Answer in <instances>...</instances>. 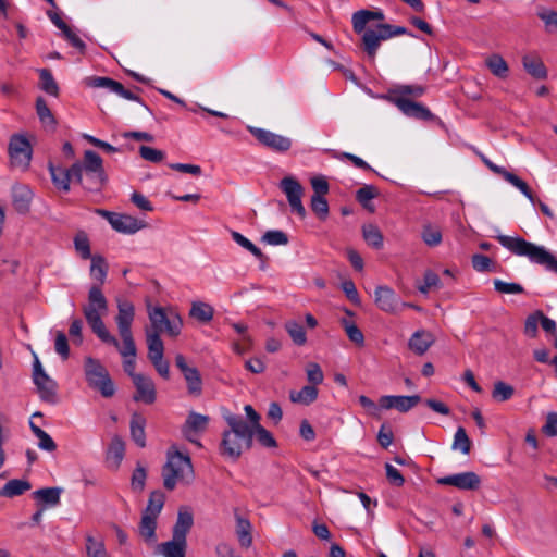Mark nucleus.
Wrapping results in <instances>:
<instances>
[{"label": "nucleus", "mask_w": 557, "mask_h": 557, "mask_svg": "<svg viewBox=\"0 0 557 557\" xmlns=\"http://www.w3.org/2000/svg\"><path fill=\"white\" fill-rule=\"evenodd\" d=\"M32 198L33 193L28 186L20 184L12 187L13 206L18 213L25 214L29 211Z\"/></svg>", "instance_id": "27"}, {"label": "nucleus", "mask_w": 557, "mask_h": 557, "mask_svg": "<svg viewBox=\"0 0 557 557\" xmlns=\"http://www.w3.org/2000/svg\"><path fill=\"white\" fill-rule=\"evenodd\" d=\"M310 207L319 220L325 221L327 219L330 209L325 197L312 195L310 199Z\"/></svg>", "instance_id": "50"}, {"label": "nucleus", "mask_w": 557, "mask_h": 557, "mask_svg": "<svg viewBox=\"0 0 557 557\" xmlns=\"http://www.w3.org/2000/svg\"><path fill=\"white\" fill-rule=\"evenodd\" d=\"M362 235L366 243L375 248L381 249L383 247V234L376 225L367 224L362 227Z\"/></svg>", "instance_id": "44"}, {"label": "nucleus", "mask_w": 557, "mask_h": 557, "mask_svg": "<svg viewBox=\"0 0 557 557\" xmlns=\"http://www.w3.org/2000/svg\"><path fill=\"white\" fill-rule=\"evenodd\" d=\"M421 400L419 395L411 396H394V395H385L380 397V407L388 410V409H397L400 412H407L412 409L416 405H418Z\"/></svg>", "instance_id": "21"}, {"label": "nucleus", "mask_w": 557, "mask_h": 557, "mask_svg": "<svg viewBox=\"0 0 557 557\" xmlns=\"http://www.w3.org/2000/svg\"><path fill=\"white\" fill-rule=\"evenodd\" d=\"M494 288L496 292L500 294H509V295H517V294H523L524 287L519 283H508L505 281H502L499 278H495L493 281Z\"/></svg>", "instance_id": "59"}, {"label": "nucleus", "mask_w": 557, "mask_h": 557, "mask_svg": "<svg viewBox=\"0 0 557 557\" xmlns=\"http://www.w3.org/2000/svg\"><path fill=\"white\" fill-rule=\"evenodd\" d=\"M51 178L57 188L63 191L70 190V183L74 180H82V166L79 162L74 163L70 169L49 166Z\"/></svg>", "instance_id": "18"}, {"label": "nucleus", "mask_w": 557, "mask_h": 557, "mask_svg": "<svg viewBox=\"0 0 557 557\" xmlns=\"http://www.w3.org/2000/svg\"><path fill=\"white\" fill-rule=\"evenodd\" d=\"M435 343L434 335L425 330L416 331L408 342V347L418 356H423Z\"/></svg>", "instance_id": "26"}, {"label": "nucleus", "mask_w": 557, "mask_h": 557, "mask_svg": "<svg viewBox=\"0 0 557 557\" xmlns=\"http://www.w3.org/2000/svg\"><path fill=\"white\" fill-rule=\"evenodd\" d=\"M34 383L37 386L41 400L52 405L58 403L57 383L48 374L42 379H37Z\"/></svg>", "instance_id": "29"}, {"label": "nucleus", "mask_w": 557, "mask_h": 557, "mask_svg": "<svg viewBox=\"0 0 557 557\" xmlns=\"http://www.w3.org/2000/svg\"><path fill=\"white\" fill-rule=\"evenodd\" d=\"M236 535L242 547L248 548L252 544V527L248 519L236 515Z\"/></svg>", "instance_id": "35"}, {"label": "nucleus", "mask_w": 557, "mask_h": 557, "mask_svg": "<svg viewBox=\"0 0 557 557\" xmlns=\"http://www.w3.org/2000/svg\"><path fill=\"white\" fill-rule=\"evenodd\" d=\"M342 324L348 338L358 346H363L364 336L361 330L354 323L347 320H343Z\"/></svg>", "instance_id": "60"}, {"label": "nucleus", "mask_w": 557, "mask_h": 557, "mask_svg": "<svg viewBox=\"0 0 557 557\" xmlns=\"http://www.w3.org/2000/svg\"><path fill=\"white\" fill-rule=\"evenodd\" d=\"M84 372L89 387L98 391L102 397L110 398L115 394V385L108 370L98 359L86 357Z\"/></svg>", "instance_id": "4"}, {"label": "nucleus", "mask_w": 557, "mask_h": 557, "mask_svg": "<svg viewBox=\"0 0 557 557\" xmlns=\"http://www.w3.org/2000/svg\"><path fill=\"white\" fill-rule=\"evenodd\" d=\"M157 519L158 518L151 516L141 515L138 532L144 541L148 544H154L157 542Z\"/></svg>", "instance_id": "37"}, {"label": "nucleus", "mask_w": 557, "mask_h": 557, "mask_svg": "<svg viewBox=\"0 0 557 557\" xmlns=\"http://www.w3.org/2000/svg\"><path fill=\"white\" fill-rule=\"evenodd\" d=\"M194 523L193 515L187 510H180L177 520L173 527V537L186 541V535Z\"/></svg>", "instance_id": "32"}, {"label": "nucleus", "mask_w": 557, "mask_h": 557, "mask_svg": "<svg viewBox=\"0 0 557 557\" xmlns=\"http://www.w3.org/2000/svg\"><path fill=\"white\" fill-rule=\"evenodd\" d=\"M209 421V416L190 411L181 429L183 436L188 442L201 447V443L198 441V437L207 430Z\"/></svg>", "instance_id": "13"}, {"label": "nucleus", "mask_w": 557, "mask_h": 557, "mask_svg": "<svg viewBox=\"0 0 557 557\" xmlns=\"http://www.w3.org/2000/svg\"><path fill=\"white\" fill-rule=\"evenodd\" d=\"M539 17L545 23L547 32H557V11L544 10L539 12Z\"/></svg>", "instance_id": "64"}, {"label": "nucleus", "mask_w": 557, "mask_h": 557, "mask_svg": "<svg viewBox=\"0 0 557 557\" xmlns=\"http://www.w3.org/2000/svg\"><path fill=\"white\" fill-rule=\"evenodd\" d=\"M74 247L82 259H91L94 257L90 251L89 238L84 231H79L75 235Z\"/></svg>", "instance_id": "49"}, {"label": "nucleus", "mask_w": 557, "mask_h": 557, "mask_svg": "<svg viewBox=\"0 0 557 557\" xmlns=\"http://www.w3.org/2000/svg\"><path fill=\"white\" fill-rule=\"evenodd\" d=\"M285 330L290 336L293 343L297 346H302L307 343V335L304 326L295 320H289L285 323Z\"/></svg>", "instance_id": "45"}, {"label": "nucleus", "mask_w": 557, "mask_h": 557, "mask_svg": "<svg viewBox=\"0 0 557 557\" xmlns=\"http://www.w3.org/2000/svg\"><path fill=\"white\" fill-rule=\"evenodd\" d=\"M403 114L408 117L421 120V121H431L434 119V114L420 102H416L411 99H396V103H394Z\"/></svg>", "instance_id": "20"}, {"label": "nucleus", "mask_w": 557, "mask_h": 557, "mask_svg": "<svg viewBox=\"0 0 557 557\" xmlns=\"http://www.w3.org/2000/svg\"><path fill=\"white\" fill-rule=\"evenodd\" d=\"M135 317L134 305L128 300H117V315L115 322L117 325L119 334L122 343L125 344V349L131 350L134 348V338L132 334V323Z\"/></svg>", "instance_id": "10"}, {"label": "nucleus", "mask_w": 557, "mask_h": 557, "mask_svg": "<svg viewBox=\"0 0 557 557\" xmlns=\"http://www.w3.org/2000/svg\"><path fill=\"white\" fill-rule=\"evenodd\" d=\"M424 92L425 87L421 85H398L395 88L389 89L383 98L391 103H396L397 98L413 100L414 98L421 97Z\"/></svg>", "instance_id": "23"}, {"label": "nucleus", "mask_w": 557, "mask_h": 557, "mask_svg": "<svg viewBox=\"0 0 557 557\" xmlns=\"http://www.w3.org/2000/svg\"><path fill=\"white\" fill-rule=\"evenodd\" d=\"M400 35L412 36V34L404 26L379 24L375 29L368 28L361 38L364 51L370 58H374L382 40Z\"/></svg>", "instance_id": "7"}, {"label": "nucleus", "mask_w": 557, "mask_h": 557, "mask_svg": "<svg viewBox=\"0 0 557 557\" xmlns=\"http://www.w3.org/2000/svg\"><path fill=\"white\" fill-rule=\"evenodd\" d=\"M262 240L268 245L281 246L288 244V236L283 231L271 230L263 234Z\"/></svg>", "instance_id": "62"}, {"label": "nucleus", "mask_w": 557, "mask_h": 557, "mask_svg": "<svg viewBox=\"0 0 557 557\" xmlns=\"http://www.w3.org/2000/svg\"><path fill=\"white\" fill-rule=\"evenodd\" d=\"M175 366L182 372L188 394L198 397L202 394V379L197 368L190 367L182 354L175 356Z\"/></svg>", "instance_id": "15"}, {"label": "nucleus", "mask_w": 557, "mask_h": 557, "mask_svg": "<svg viewBox=\"0 0 557 557\" xmlns=\"http://www.w3.org/2000/svg\"><path fill=\"white\" fill-rule=\"evenodd\" d=\"M522 66L524 71L535 79H546L548 76L547 67L541 57L536 53H528L522 57Z\"/></svg>", "instance_id": "24"}, {"label": "nucleus", "mask_w": 557, "mask_h": 557, "mask_svg": "<svg viewBox=\"0 0 557 557\" xmlns=\"http://www.w3.org/2000/svg\"><path fill=\"white\" fill-rule=\"evenodd\" d=\"M379 191L373 185H364L356 193L357 201L366 209H372L370 201L377 197Z\"/></svg>", "instance_id": "54"}, {"label": "nucleus", "mask_w": 557, "mask_h": 557, "mask_svg": "<svg viewBox=\"0 0 557 557\" xmlns=\"http://www.w3.org/2000/svg\"><path fill=\"white\" fill-rule=\"evenodd\" d=\"M441 485L454 486L461 491H476L481 486V478L473 471L456 473L437 480Z\"/></svg>", "instance_id": "16"}, {"label": "nucleus", "mask_w": 557, "mask_h": 557, "mask_svg": "<svg viewBox=\"0 0 557 557\" xmlns=\"http://www.w3.org/2000/svg\"><path fill=\"white\" fill-rule=\"evenodd\" d=\"M82 166V180H77L86 190L99 191L107 181L101 157L92 150H86Z\"/></svg>", "instance_id": "5"}, {"label": "nucleus", "mask_w": 557, "mask_h": 557, "mask_svg": "<svg viewBox=\"0 0 557 557\" xmlns=\"http://www.w3.org/2000/svg\"><path fill=\"white\" fill-rule=\"evenodd\" d=\"M96 213L106 219L117 233L131 235L147 227V223L144 220L129 214L111 212L104 209H97Z\"/></svg>", "instance_id": "8"}, {"label": "nucleus", "mask_w": 557, "mask_h": 557, "mask_svg": "<svg viewBox=\"0 0 557 557\" xmlns=\"http://www.w3.org/2000/svg\"><path fill=\"white\" fill-rule=\"evenodd\" d=\"M90 261V276L92 280L97 281L96 285H99L101 288V285L106 282L109 265L106 259L100 255H94Z\"/></svg>", "instance_id": "33"}, {"label": "nucleus", "mask_w": 557, "mask_h": 557, "mask_svg": "<svg viewBox=\"0 0 557 557\" xmlns=\"http://www.w3.org/2000/svg\"><path fill=\"white\" fill-rule=\"evenodd\" d=\"M471 441L467 435L466 430L462 426H459L454 435V441L451 448L454 450H460L462 454L468 455L471 450Z\"/></svg>", "instance_id": "48"}, {"label": "nucleus", "mask_w": 557, "mask_h": 557, "mask_svg": "<svg viewBox=\"0 0 557 557\" xmlns=\"http://www.w3.org/2000/svg\"><path fill=\"white\" fill-rule=\"evenodd\" d=\"M148 317L151 323L149 333H157L159 336L161 333H168L172 337H176L181 333L183 321L173 309L162 307L149 308Z\"/></svg>", "instance_id": "6"}, {"label": "nucleus", "mask_w": 557, "mask_h": 557, "mask_svg": "<svg viewBox=\"0 0 557 557\" xmlns=\"http://www.w3.org/2000/svg\"><path fill=\"white\" fill-rule=\"evenodd\" d=\"M421 238L430 247L438 246L442 243V232L440 227L426 224L421 232Z\"/></svg>", "instance_id": "51"}, {"label": "nucleus", "mask_w": 557, "mask_h": 557, "mask_svg": "<svg viewBox=\"0 0 557 557\" xmlns=\"http://www.w3.org/2000/svg\"><path fill=\"white\" fill-rule=\"evenodd\" d=\"M252 438L256 437L257 441L263 446L268 448H273L277 446V443L271 432L264 429L261 424L256 428H251Z\"/></svg>", "instance_id": "55"}, {"label": "nucleus", "mask_w": 557, "mask_h": 557, "mask_svg": "<svg viewBox=\"0 0 557 557\" xmlns=\"http://www.w3.org/2000/svg\"><path fill=\"white\" fill-rule=\"evenodd\" d=\"M9 156L13 168L26 170L32 160V146L27 138L13 135L9 143Z\"/></svg>", "instance_id": "11"}, {"label": "nucleus", "mask_w": 557, "mask_h": 557, "mask_svg": "<svg viewBox=\"0 0 557 557\" xmlns=\"http://www.w3.org/2000/svg\"><path fill=\"white\" fill-rule=\"evenodd\" d=\"M125 455V443L119 435H114L107 451V460L114 469H117Z\"/></svg>", "instance_id": "31"}, {"label": "nucleus", "mask_w": 557, "mask_h": 557, "mask_svg": "<svg viewBox=\"0 0 557 557\" xmlns=\"http://www.w3.org/2000/svg\"><path fill=\"white\" fill-rule=\"evenodd\" d=\"M146 419L141 414L135 412L132 414L131 422H129V431H131V437L135 442V444L144 448L146 447Z\"/></svg>", "instance_id": "30"}, {"label": "nucleus", "mask_w": 557, "mask_h": 557, "mask_svg": "<svg viewBox=\"0 0 557 557\" xmlns=\"http://www.w3.org/2000/svg\"><path fill=\"white\" fill-rule=\"evenodd\" d=\"M120 355L123 357V368L124 371L132 377L134 381L135 376H141L143 374L135 373V367H136V355L137 349L136 345L134 344V348H131V350L125 349V344L119 342V347H115Z\"/></svg>", "instance_id": "36"}, {"label": "nucleus", "mask_w": 557, "mask_h": 557, "mask_svg": "<svg viewBox=\"0 0 557 557\" xmlns=\"http://www.w3.org/2000/svg\"><path fill=\"white\" fill-rule=\"evenodd\" d=\"M504 180L518 188L532 203H535V197L523 180L511 172L506 173Z\"/></svg>", "instance_id": "56"}, {"label": "nucleus", "mask_w": 557, "mask_h": 557, "mask_svg": "<svg viewBox=\"0 0 557 557\" xmlns=\"http://www.w3.org/2000/svg\"><path fill=\"white\" fill-rule=\"evenodd\" d=\"M495 238L511 253L519 257H525L531 263L542 265L546 271L557 274V259L544 246L528 242L520 236L512 237L498 234Z\"/></svg>", "instance_id": "2"}, {"label": "nucleus", "mask_w": 557, "mask_h": 557, "mask_svg": "<svg viewBox=\"0 0 557 557\" xmlns=\"http://www.w3.org/2000/svg\"><path fill=\"white\" fill-rule=\"evenodd\" d=\"M385 15L382 10H359L352 14V28L356 34H364L367 24L370 21H383Z\"/></svg>", "instance_id": "25"}, {"label": "nucleus", "mask_w": 557, "mask_h": 557, "mask_svg": "<svg viewBox=\"0 0 557 557\" xmlns=\"http://www.w3.org/2000/svg\"><path fill=\"white\" fill-rule=\"evenodd\" d=\"M189 315L201 323H208L213 319L214 309L209 304L195 301L191 304Z\"/></svg>", "instance_id": "39"}, {"label": "nucleus", "mask_w": 557, "mask_h": 557, "mask_svg": "<svg viewBox=\"0 0 557 557\" xmlns=\"http://www.w3.org/2000/svg\"><path fill=\"white\" fill-rule=\"evenodd\" d=\"M486 65L490 71L499 78H505L508 75V64L499 54H493L486 60Z\"/></svg>", "instance_id": "47"}, {"label": "nucleus", "mask_w": 557, "mask_h": 557, "mask_svg": "<svg viewBox=\"0 0 557 557\" xmlns=\"http://www.w3.org/2000/svg\"><path fill=\"white\" fill-rule=\"evenodd\" d=\"M374 302L377 308L387 313H396L399 309V297L386 285H380L374 290Z\"/></svg>", "instance_id": "19"}, {"label": "nucleus", "mask_w": 557, "mask_h": 557, "mask_svg": "<svg viewBox=\"0 0 557 557\" xmlns=\"http://www.w3.org/2000/svg\"><path fill=\"white\" fill-rule=\"evenodd\" d=\"M280 187L282 191L286 195L292 211L297 213L299 218L305 219L307 212L301 202L304 188L300 185V183L293 176H285L281 181Z\"/></svg>", "instance_id": "12"}, {"label": "nucleus", "mask_w": 557, "mask_h": 557, "mask_svg": "<svg viewBox=\"0 0 557 557\" xmlns=\"http://www.w3.org/2000/svg\"><path fill=\"white\" fill-rule=\"evenodd\" d=\"M4 486L9 498L23 495L32 488L29 481L20 479L10 480L4 484Z\"/></svg>", "instance_id": "52"}, {"label": "nucleus", "mask_w": 557, "mask_h": 557, "mask_svg": "<svg viewBox=\"0 0 557 557\" xmlns=\"http://www.w3.org/2000/svg\"><path fill=\"white\" fill-rule=\"evenodd\" d=\"M85 83L89 87L106 88L109 91L114 92L124 99L143 103L138 96L133 94L131 90L125 89L120 82L114 81L110 77L90 76L85 79Z\"/></svg>", "instance_id": "17"}, {"label": "nucleus", "mask_w": 557, "mask_h": 557, "mask_svg": "<svg viewBox=\"0 0 557 557\" xmlns=\"http://www.w3.org/2000/svg\"><path fill=\"white\" fill-rule=\"evenodd\" d=\"M247 129L262 147L273 152L285 153L293 146L292 138L272 131L256 126H247Z\"/></svg>", "instance_id": "9"}, {"label": "nucleus", "mask_w": 557, "mask_h": 557, "mask_svg": "<svg viewBox=\"0 0 557 557\" xmlns=\"http://www.w3.org/2000/svg\"><path fill=\"white\" fill-rule=\"evenodd\" d=\"M108 310H83L84 317L90 326L91 331L104 344L113 347H119V341L106 327L102 317Z\"/></svg>", "instance_id": "14"}, {"label": "nucleus", "mask_w": 557, "mask_h": 557, "mask_svg": "<svg viewBox=\"0 0 557 557\" xmlns=\"http://www.w3.org/2000/svg\"><path fill=\"white\" fill-rule=\"evenodd\" d=\"M513 387L503 381H497L494 384V388L492 391V397L496 401L509 400L513 396Z\"/></svg>", "instance_id": "57"}, {"label": "nucleus", "mask_w": 557, "mask_h": 557, "mask_svg": "<svg viewBox=\"0 0 557 557\" xmlns=\"http://www.w3.org/2000/svg\"><path fill=\"white\" fill-rule=\"evenodd\" d=\"M62 488L60 487H45L34 492V497L46 505L51 507L60 503Z\"/></svg>", "instance_id": "42"}, {"label": "nucleus", "mask_w": 557, "mask_h": 557, "mask_svg": "<svg viewBox=\"0 0 557 557\" xmlns=\"http://www.w3.org/2000/svg\"><path fill=\"white\" fill-rule=\"evenodd\" d=\"M83 310H108V301L99 285L90 286L88 300L87 304L83 306Z\"/></svg>", "instance_id": "34"}, {"label": "nucleus", "mask_w": 557, "mask_h": 557, "mask_svg": "<svg viewBox=\"0 0 557 557\" xmlns=\"http://www.w3.org/2000/svg\"><path fill=\"white\" fill-rule=\"evenodd\" d=\"M29 428L33 434L38 438V447L41 450L53 453L57 449V444L53 438L38 425H36L33 421H29Z\"/></svg>", "instance_id": "41"}, {"label": "nucleus", "mask_w": 557, "mask_h": 557, "mask_svg": "<svg viewBox=\"0 0 557 557\" xmlns=\"http://www.w3.org/2000/svg\"><path fill=\"white\" fill-rule=\"evenodd\" d=\"M187 541L172 537L157 545L156 553L163 557H186Z\"/></svg>", "instance_id": "28"}, {"label": "nucleus", "mask_w": 557, "mask_h": 557, "mask_svg": "<svg viewBox=\"0 0 557 557\" xmlns=\"http://www.w3.org/2000/svg\"><path fill=\"white\" fill-rule=\"evenodd\" d=\"M289 398L295 404L308 406L317 400L318 388L313 385H306L300 391H290Z\"/></svg>", "instance_id": "38"}, {"label": "nucleus", "mask_w": 557, "mask_h": 557, "mask_svg": "<svg viewBox=\"0 0 557 557\" xmlns=\"http://www.w3.org/2000/svg\"><path fill=\"white\" fill-rule=\"evenodd\" d=\"M232 239L238 244L240 247L247 249L251 252L256 258L262 260L264 258L263 252L258 248L253 243H251L248 238H246L243 234L236 231L231 232Z\"/></svg>", "instance_id": "53"}, {"label": "nucleus", "mask_w": 557, "mask_h": 557, "mask_svg": "<svg viewBox=\"0 0 557 557\" xmlns=\"http://www.w3.org/2000/svg\"><path fill=\"white\" fill-rule=\"evenodd\" d=\"M161 475L168 491H173L180 483L189 484L195 478L190 457L171 446L166 451V462L162 467Z\"/></svg>", "instance_id": "3"}, {"label": "nucleus", "mask_w": 557, "mask_h": 557, "mask_svg": "<svg viewBox=\"0 0 557 557\" xmlns=\"http://www.w3.org/2000/svg\"><path fill=\"white\" fill-rule=\"evenodd\" d=\"M39 76L41 81V89L47 94L57 97L59 94V87L51 72L47 69H41L39 71Z\"/></svg>", "instance_id": "58"}, {"label": "nucleus", "mask_w": 557, "mask_h": 557, "mask_svg": "<svg viewBox=\"0 0 557 557\" xmlns=\"http://www.w3.org/2000/svg\"><path fill=\"white\" fill-rule=\"evenodd\" d=\"M133 383L136 387V394L133 397L135 401H143L148 405L156 401V386L150 377L145 375L135 376Z\"/></svg>", "instance_id": "22"}, {"label": "nucleus", "mask_w": 557, "mask_h": 557, "mask_svg": "<svg viewBox=\"0 0 557 557\" xmlns=\"http://www.w3.org/2000/svg\"><path fill=\"white\" fill-rule=\"evenodd\" d=\"M165 502V495L161 491H153L150 493L148 504L143 511V515L158 518Z\"/></svg>", "instance_id": "40"}, {"label": "nucleus", "mask_w": 557, "mask_h": 557, "mask_svg": "<svg viewBox=\"0 0 557 557\" xmlns=\"http://www.w3.org/2000/svg\"><path fill=\"white\" fill-rule=\"evenodd\" d=\"M86 553L88 557H108L104 544L87 536Z\"/></svg>", "instance_id": "63"}, {"label": "nucleus", "mask_w": 557, "mask_h": 557, "mask_svg": "<svg viewBox=\"0 0 557 557\" xmlns=\"http://www.w3.org/2000/svg\"><path fill=\"white\" fill-rule=\"evenodd\" d=\"M36 112L44 125L51 128L55 127L57 121L42 97H38L36 100Z\"/></svg>", "instance_id": "46"}, {"label": "nucleus", "mask_w": 557, "mask_h": 557, "mask_svg": "<svg viewBox=\"0 0 557 557\" xmlns=\"http://www.w3.org/2000/svg\"><path fill=\"white\" fill-rule=\"evenodd\" d=\"M147 479V471L144 466L137 463L131 479V486L136 492H141L145 488Z\"/></svg>", "instance_id": "61"}, {"label": "nucleus", "mask_w": 557, "mask_h": 557, "mask_svg": "<svg viewBox=\"0 0 557 557\" xmlns=\"http://www.w3.org/2000/svg\"><path fill=\"white\" fill-rule=\"evenodd\" d=\"M228 429L222 433L220 454L231 460H237L244 451L252 447V432L242 416L230 411L223 414Z\"/></svg>", "instance_id": "1"}, {"label": "nucleus", "mask_w": 557, "mask_h": 557, "mask_svg": "<svg viewBox=\"0 0 557 557\" xmlns=\"http://www.w3.org/2000/svg\"><path fill=\"white\" fill-rule=\"evenodd\" d=\"M148 346V359H160L164 355V345L161 337L157 333H146Z\"/></svg>", "instance_id": "43"}]
</instances>
